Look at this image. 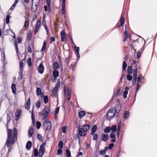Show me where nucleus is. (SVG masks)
<instances>
[{"mask_svg": "<svg viewBox=\"0 0 157 157\" xmlns=\"http://www.w3.org/2000/svg\"><path fill=\"white\" fill-rule=\"evenodd\" d=\"M37 138L40 141H43V136L40 134L38 133L37 134Z\"/></svg>", "mask_w": 157, "mask_h": 157, "instance_id": "obj_36", "label": "nucleus"}, {"mask_svg": "<svg viewBox=\"0 0 157 157\" xmlns=\"http://www.w3.org/2000/svg\"><path fill=\"white\" fill-rule=\"evenodd\" d=\"M66 155L67 157H70L71 156V152L68 149H66Z\"/></svg>", "mask_w": 157, "mask_h": 157, "instance_id": "obj_44", "label": "nucleus"}, {"mask_svg": "<svg viewBox=\"0 0 157 157\" xmlns=\"http://www.w3.org/2000/svg\"><path fill=\"white\" fill-rule=\"evenodd\" d=\"M47 1V5L48 6V11L49 12H50L51 11V4H50V2H48V0Z\"/></svg>", "mask_w": 157, "mask_h": 157, "instance_id": "obj_43", "label": "nucleus"}, {"mask_svg": "<svg viewBox=\"0 0 157 157\" xmlns=\"http://www.w3.org/2000/svg\"><path fill=\"white\" fill-rule=\"evenodd\" d=\"M128 92L127 91H124L123 92V97L124 98H127V95L128 94Z\"/></svg>", "mask_w": 157, "mask_h": 157, "instance_id": "obj_58", "label": "nucleus"}, {"mask_svg": "<svg viewBox=\"0 0 157 157\" xmlns=\"http://www.w3.org/2000/svg\"><path fill=\"white\" fill-rule=\"evenodd\" d=\"M32 142L29 141L26 144V147L27 149L29 150L30 149L32 146Z\"/></svg>", "mask_w": 157, "mask_h": 157, "instance_id": "obj_21", "label": "nucleus"}, {"mask_svg": "<svg viewBox=\"0 0 157 157\" xmlns=\"http://www.w3.org/2000/svg\"><path fill=\"white\" fill-rule=\"evenodd\" d=\"M67 127L66 126H64L62 128V132L63 133H66V129H67Z\"/></svg>", "mask_w": 157, "mask_h": 157, "instance_id": "obj_56", "label": "nucleus"}, {"mask_svg": "<svg viewBox=\"0 0 157 157\" xmlns=\"http://www.w3.org/2000/svg\"><path fill=\"white\" fill-rule=\"evenodd\" d=\"M121 109V105L120 103L116 105V108H114V110L115 111V112L118 113L120 112Z\"/></svg>", "mask_w": 157, "mask_h": 157, "instance_id": "obj_12", "label": "nucleus"}, {"mask_svg": "<svg viewBox=\"0 0 157 157\" xmlns=\"http://www.w3.org/2000/svg\"><path fill=\"white\" fill-rule=\"evenodd\" d=\"M40 2V0H36V2L35 3V5H33V1H32V5L31 7V10L33 12H36L38 6Z\"/></svg>", "mask_w": 157, "mask_h": 157, "instance_id": "obj_7", "label": "nucleus"}, {"mask_svg": "<svg viewBox=\"0 0 157 157\" xmlns=\"http://www.w3.org/2000/svg\"><path fill=\"white\" fill-rule=\"evenodd\" d=\"M44 67L43 63H41L37 68V70L40 73L42 74L44 72Z\"/></svg>", "mask_w": 157, "mask_h": 157, "instance_id": "obj_10", "label": "nucleus"}, {"mask_svg": "<svg viewBox=\"0 0 157 157\" xmlns=\"http://www.w3.org/2000/svg\"><path fill=\"white\" fill-rule=\"evenodd\" d=\"M36 128L37 129H39L40 126H41V124L40 122L39 121H37L36 123Z\"/></svg>", "mask_w": 157, "mask_h": 157, "instance_id": "obj_46", "label": "nucleus"}, {"mask_svg": "<svg viewBox=\"0 0 157 157\" xmlns=\"http://www.w3.org/2000/svg\"><path fill=\"white\" fill-rule=\"evenodd\" d=\"M120 88H118L117 90L116 93V95L117 97L120 94Z\"/></svg>", "mask_w": 157, "mask_h": 157, "instance_id": "obj_59", "label": "nucleus"}, {"mask_svg": "<svg viewBox=\"0 0 157 157\" xmlns=\"http://www.w3.org/2000/svg\"><path fill=\"white\" fill-rule=\"evenodd\" d=\"M7 126V137L5 146L8 148V153L11 151L12 146L17 141L18 131L17 128H14L13 130L8 128Z\"/></svg>", "mask_w": 157, "mask_h": 157, "instance_id": "obj_1", "label": "nucleus"}, {"mask_svg": "<svg viewBox=\"0 0 157 157\" xmlns=\"http://www.w3.org/2000/svg\"><path fill=\"white\" fill-rule=\"evenodd\" d=\"M97 127L96 125H94L91 128V131H93V132L94 131L95 132L96 131Z\"/></svg>", "mask_w": 157, "mask_h": 157, "instance_id": "obj_50", "label": "nucleus"}, {"mask_svg": "<svg viewBox=\"0 0 157 157\" xmlns=\"http://www.w3.org/2000/svg\"><path fill=\"white\" fill-rule=\"evenodd\" d=\"M98 135L97 134H96L95 135H94L93 136V140H97L98 139Z\"/></svg>", "mask_w": 157, "mask_h": 157, "instance_id": "obj_55", "label": "nucleus"}, {"mask_svg": "<svg viewBox=\"0 0 157 157\" xmlns=\"http://www.w3.org/2000/svg\"><path fill=\"white\" fill-rule=\"evenodd\" d=\"M140 85L139 83H137L136 84V91L135 92V98L136 97L137 93L139 90V89L140 88Z\"/></svg>", "mask_w": 157, "mask_h": 157, "instance_id": "obj_33", "label": "nucleus"}, {"mask_svg": "<svg viewBox=\"0 0 157 157\" xmlns=\"http://www.w3.org/2000/svg\"><path fill=\"white\" fill-rule=\"evenodd\" d=\"M55 39L54 37H52L50 39V43L51 44L53 42H54L55 41Z\"/></svg>", "mask_w": 157, "mask_h": 157, "instance_id": "obj_61", "label": "nucleus"}, {"mask_svg": "<svg viewBox=\"0 0 157 157\" xmlns=\"http://www.w3.org/2000/svg\"><path fill=\"white\" fill-rule=\"evenodd\" d=\"M63 143L62 141H59L58 144V146L59 148L62 149L63 148Z\"/></svg>", "mask_w": 157, "mask_h": 157, "instance_id": "obj_34", "label": "nucleus"}, {"mask_svg": "<svg viewBox=\"0 0 157 157\" xmlns=\"http://www.w3.org/2000/svg\"><path fill=\"white\" fill-rule=\"evenodd\" d=\"M127 65L126 62L125 61H123L122 65V71H126V67H127Z\"/></svg>", "mask_w": 157, "mask_h": 157, "instance_id": "obj_25", "label": "nucleus"}, {"mask_svg": "<svg viewBox=\"0 0 157 157\" xmlns=\"http://www.w3.org/2000/svg\"><path fill=\"white\" fill-rule=\"evenodd\" d=\"M90 127V124H84L82 128H80L79 125H78L79 128V134L81 136H85L86 134V132L89 129Z\"/></svg>", "mask_w": 157, "mask_h": 157, "instance_id": "obj_2", "label": "nucleus"}, {"mask_svg": "<svg viewBox=\"0 0 157 157\" xmlns=\"http://www.w3.org/2000/svg\"><path fill=\"white\" fill-rule=\"evenodd\" d=\"M111 130V129L110 127H107L105 128L104 129V132L105 133H109Z\"/></svg>", "mask_w": 157, "mask_h": 157, "instance_id": "obj_40", "label": "nucleus"}, {"mask_svg": "<svg viewBox=\"0 0 157 157\" xmlns=\"http://www.w3.org/2000/svg\"><path fill=\"white\" fill-rule=\"evenodd\" d=\"M28 132L29 134V137H30L33 134L34 130L32 128H29Z\"/></svg>", "mask_w": 157, "mask_h": 157, "instance_id": "obj_23", "label": "nucleus"}, {"mask_svg": "<svg viewBox=\"0 0 157 157\" xmlns=\"http://www.w3.org/2000/svg\"><path fill=\"white\" fill-rule=\"evenodd\" d=\"M111 132H115L117 130V126L116 125H113L112 127H110Z\"/></svg>", "mask_w": 157, "mask_h": 157, "instance_id": "obj_28", "label": "nucleus"}, {"mask_svg": "<svg viewBox=\"0 0 157 157\" xmlns=\"http://www.w3.org/2000/svg\"><path fill=\"white\" fill-rule=\"evenodd\" d=\"M53 75L54 77L56 78L59 76V73L57 70H54L53 71Z\"/></svg>", "mask_w": 157, "mask_h": 157, "instance_id": "obj_19", "label": "nucleus"}, {"mask_svg": "<svg viewBox=\"0 0 157 157\" xmlns=\"http://www.w3.org/2000/svg\"><path fill=\"white\" fill-rule=\"evenodd\" d=\"M44 101L45 103H47L48 101V96L45 95L44 96Z\"/></svg>", "mask_w": 157, "mask_h": 157, "instance_id": "obj_37", "label": "nucleus"}, {"mask_svg": "<svg viewBox=\"0 0 157 157\" xmlns=\"http://www.w3.org/2000/svg\"><path fill=\"white\" fill-rule=\"evenodd\" d=\"M16 85L15 84H12L11 86V88L12 90V92L13 94H15L16 91Z\"/></svg>", "mask_w": 157, "mask_h": 157, "instance_id": "obj_29", "label": "nucleus"}, {"mask_svg": "<svg viewBox=\"0 0 157 157\" xmlns=\"http://www.w3.org/2000/svg\"><path fill=\"white\" fill-rule=\"evenodd\" d=\"M36 92V94L37 96L40 95L42 93L41 89L40 88H37Z\"/></svg>", "mask_w": 157, "mask_h": 157, "instance_id": "obj_27", "label": "nucleus"}, {"mask_svg": "<svg viewBox=\"0 0 157 157\" xmlns=\"http://www.w3.org/2000/svg\"><path fill=\"white\" fill-rule=\"evenodd\" d=\"M46 145V143L43 142L40 145L39 152V156L40 157H42L44 154L45 149L44 146Z\"/></svg>", "mask_w": 157, "mask_h": 157, "instance_id": "obj_4", "label": "nucleus"}, {"mask_svg": "<svg viewBox=\"0 0 157 157\" xmlns=\"http://www.w3.org/2000/svg\"><path fill=\"white\" fill-rule=\"evenodd\" d=\"M23 61H21L20 62V69L21 70H22L23 69Z\"/></svg>", "mask_w": 157, "mask_h": 157, "instance_id": "obj_57", "label": "nucleus"}, {"mask_svg": "<svg viewBox=\"0 0 157 157\" xmlns=\"http://www.w3.org/2000/svg\"><path fill=\"white\" fill-rule=\"evenodd\" d=\"M86 114V112L83 111H82L79 112L78 113V116L80 118H81L84 117Z\"/></svg>", "mask_w": 157, "mask_h": 157, "instance_id": "obj_20", "label": "nucleus"}, {"mask_svg": "<svg viewBox=\"0 0 157 157\" xmlns=\"http://www.w3.org/2000/svg\"><path fill=\"white\" fill-rule=\"evenodd\" d=\"M43 125L46 130H49L51 128V123L50 122L45 120L44 122Z\"/></svg>", "mask_w": 157, "mask_h": 157, "instance_id": "obj_8", "label": "nucleus"}, {"mask_svg": "<svg viewBox=\"0 0 157 157\" xmlns=\"http://www.w3.org/2000/svg\"><path fill=\"white\" fill-rule=\"evenodd\" d=\"M142 77V75H140L139 76H138V77H137V83L141 82V78Z\"/></svg>", "mask_w": 157, "mask_h": 157, "instance_id": "obj_52", "label": "nucleus"}, {"mask_svg": "<svg viewBox=\"0 0 157 157\" xmlns=\"http://www.w3.org/2000/svg\"><path fill=\"white\" fill-rule=\"evenodd\" d=\"M75 67V65H74V64L73 63H72L69 66L70 69L72 71H74Z\"/></svg>", "mask_w": 157, "mask_h": 157, "instance_id": "obj_54", "label": "nucleus"}, {"mask_svg": "<svg viewBox=\"0 0 157 157\" xmlns=\"http://www.w3.org/2000/svg\"><path fill=\"white\" fill-rule=\"evenodd\" d=\"M47 43L46 41H45L44 42L43 44L41 49V51H45L46 48Z\"/></svg>", "mask_w": 157, "mask_h": 157, "instance_id": "obj_26", "label": "nucleus"}, {"mask_svg": "<svg viewBox=\"0 0 157 157\" xmlns=\"http://www.w3.org/2000/svg\"><path fill=\"white\" fill-rule=\"evenodd\" d=\"M10 16L9 15H7L6 18V23L7 24H8L10 22Z\"/></svg>", "mask_w": 157, "mask_h": 157, "instance_id": "obj_51", "label": "nucleus"}, {"mask_svg": "<svg viewBox=\"0 0 157 157\" xmlns=\"http://www.w3.org/2000/svg\"><path fill=\"white\" fill-rule=\"evenodd\" d=\"M71 59L70 57H67L65 59L64 63H65V65L66 67H67L69 65L70 61L71 60Z\"/></svg>", "mask_w": 157, "mask_h": 157, "instance_id": "obj_22", "label": "nucleus"}, {"mask_svg": "<svg viewBox=\"0 0 157 157\" xmlns=\"http://www.w3.org/2000/svg\"><path fill=\"white\" fill-rule=\"evenodd\" d=\"M32 33L31 30H29L27 35V40L28 41H30L31 40Z\"/></svg>", "mask_w": 157, "mask_h": 157, "instance_id": "obj_24", "label": "nucleus"}, {"mask_svg": "<svg viewBox=\"0 0 157 157\" xmlns=\"http://www.w3.org/2000/svg\"><path fill=\"white\" fill-rule=\"evenodd\" d=\"M60 84L61 83L60 80L59 79H58L57 82L56 84L55 87L54 88L58 89V88L60 87Z\"/></svg>", "mask_w": 157, "mask_h": 157, "instance_id": "obj_31", "label": "nucleus"}, {"mask_svg": "<svg viewBox=\"0 0 157 157\" xmlns=\"http://www.w3.org/2000/svg\"><path fill=\"white\" fill-rule=\"evenodd\" d=\"M74 49L75 50L76 53H77L78 55V56L79 57L80 55L79 53V48L78 47H77L76 46H75L74 47Z\"/></svg>", "mask_w": 157, "mask_h": 157, "instance_id": "obj_39", "label": "nucleus"}, {"mask_svg": "<svg viewBox=\"0 0 157 157\" xmlns=\"http://www.w3.org/2000/svg\"><path fill=\"white\" fill-rule=\"evenodd\" d=\"M22 113V111L19 109L17 111L15 114V120L17 121L20 118Z\"/></svg>", "mask_w": 157, "mask_h": 157, "instance_id": "obj_11", "label": "nucleus"}, {"mask_svg": "<svg viewBox=\"0 0 157 157\" xmlns=\"http://www.w3.org/2000/svg\"><path fill=\"white\" fill-rule=\"evenodd\" d=\"M53 68L55 70H56L58 69L59 68V66L57 62H55L53 64Z\"/></svg>", "mask_w": 157, "mask_h": 157, "instance_id": "obj_30", "label": "nucleus"}, {"mask_svg": "<svg viewBox=\"0 0 157 157\" xmlns=\"http://www.w3.org/2000/svg\"><path fill=\"white\" fill-rule=\"evenodd\" d=\"M130 74H128L126 76V78L127 80L128 81H131L132 79V77L131 75Z\"/></svg>", "mask_w": 157, "mask_h": 157, "instance_id": "obj_41", "label": "nucleus"}, {"mask_svg": "<svg viewBox=\"0 0 157 157\" xmlns=\"http://www.w3.org/2000/svg\"><path fill=\"white\" fill-rule=\"evenodd\" d=\"M13 42H14V46L15 47V50L16 51V52L17 53V56H18V54L20 52L19 51V49H18V46L17 45V42L16 40H14Z\"/></svg>", "mask_w": 157, "mask_h": 157, "instance_id": "obj_17", "label": "nucleus"}, {"mask_svg": "<svg viewBox=\"0 0 157 157\" xmlns=\"http://www.w3.org/2000/svg\"><path fill=\"white\" fill-rule=\"evenodd\" d=\"M114 110L113 108H111L108 112L107 115V118L108 120H110L113 118L115 112H114Z\"/></svg>", "mask_w": 157, "mask_h": 157, "instance_id": "obj_6", "label": "nucleus"}, {"mask_svg": "<svg viewBox=\"0 0 157 157\" xmlns=\"http://www.w3.org/2000/svg\"><path fill=\"white\" fill-rule=\"evenodd\" d=\"M17 40L18 43H20L22 42V39L20 37H17Z\"/></svg>", "mask_w": 157, "mask_h": 157, "instance_id": "obj_64", "label": "nucleus"}, {"mask_svg": "<svg viewBox=\"0 0 157 157\" xmlns=\"http://www.w3.org/2000/svg\"><path fill=\"white\" fill-rule=\"evenodd\" d=\"M114 146V144L112 143V144H109V148L110 149H111Z\"/></svg>", "mask_w": 157, "mask_h": 157, "instance_id": "obj_63", "label": "nucleus"}, {"mask_svg": "<svg viewBox=\"0 0 157 157\" xmlns=\"http://www.w3.org/2000/svg\"><path fill=\"white\" fill-rule=\"evenodd\" d=\"M99 154L101 155H104L105 154V152L104 150H102L99 151Z\"/></svg>", "mask_w": 157, "mask_h": 157, "instance_id": "obj_60", "label": "nucleus"}, {"mask_svg": "<svg viewBox=\"0 0 157 157\" xmlns=\"http://www.w3.org/2000/svg\"><path fill=\"white\" fill-rule=\"evenodd\" d=\"M34 155L35 157H37L39 155V152L37 148H35L34 150Z\"/></svg>", "mask_w": 157, "mask_h": 157, "instance_id": "obj_35", "label": "nucleus"}, {"mask_svg": "<svg viewBox=\"0 0 157 157\" xmlns=\"http://www.w3.org/2000/svg\"><path fill=\"white\" fill-rule=\"evenodd\" d=\"M120 123H121V121H120L119 122V124H120ZM120 127H121L119 125V124L118 125V129L117 130V137H118L120 135V132H121Z\"/></svg>", "mask_w": 157, "mask_h": 157, "instance_id": "obj_32", "label": "nucleus"}, {"mask_svg": "<svg viewBox=\"0 0 157 157\" xmlns=\"http://www.w3.org/2000/svg\"><path fill=\"white\" fill-rule=\"evenodd\" d=\"M129 114L128 111H125L124 113V117L125 118H127L128 117Z\"/></svg>", "mask_w": 157, "mask_h": 157, "instance_id": "obj_45", "label": "nucleus"}, {"mask_svg": "<svg viewBox=\"0 0 157 157\" xmlns=\"http://www.w3.org/2000/svg\"><path fill=\"white\" fill-rule=\"evenodd\" d=\"M59 109V107H57L55 111V117H56L57 114L58 113Z\"/></svg>", "mask_w": 157, "mask_h": 157, "instance_id": "obj_48", "label": "nucleus"}, {"mask_svg": "<svg viewBox=\"0 0 157 157\" xmlns=\"http://www.w3.org/2000/svg\"><path fill=\"white\" fill-rule=\"evenodd\" d=\"M63 90L64 94H67V99L68 101H69L71 94V90L68 89H66V86H64Z\"/></svg>", "mask_w": 157, "mask_h": 157, "instance_id": "obj_5", "label": "nucleus"}, {"mask_svg": "<svg viewBox=\"0 0 157 157\" xmlns=\"http://www.w3.org/2000/svg\"><path fill=\"white\" fill-rule=\"evenodd\" d=\"M29 25V21L28 20H26L24 24V27L25 28H27Z\"/></svg>", "mask_w": 157, "mask_h": 157, "instance_id": "obj_49", "label": "nucleus"}, {"mask_svg": "<svg viewBox=\"0 0 157 157\" xmlns=\"http://www.w3.org/2000/svg\"><path fill=\"white\" fill-rule=\"evenodd\" d=\"M31 104L30 99L29 98L28 99L25 105V108L27 109L28 110L30 108V106Z\"/></svg>", "mask_w": 157, "mask_h": 157, "instance_id": "obj_16", "label": "nucleus"}, {"mask_svg": "<svg viewBox=\"0 0 157 157\" xmlns=\"http://www.w3.org/2000/svg\"><path fill=\"white\" fill-rule=\"evenodd\" d=\"M40 100H39V101L36 103V105L37 108H39L40 107Z\"/></svg>", "mask_w": 157, "mask_h": 157, "instance_id": "obj_53", "label": "nucleus"}, {"mask_svg": "<svg viewBox=\"0 0 157 157\" xmlns=\"http://www.w3.org/2000/svg\"><path fill=\"white\" fill-rule=\"evenodd\" d=\"M31 58H29L27 59V63L28 65L29 66H31L32 65Z\"/></svg>", "mask_w": 157, "mask_h": 157, "instance_id": "obj_42", "label": "nucleus"}, {"mask_svg": "<svg viewBox=\"0 0 157 157\" xmlns=\"http://www.w3.org/2000/svg\"><path fill=\"white\" fill-rule=\"evenodd\" d=\"M109 136L107 134H103L102 135L101 140L104 141H106L108 140Z\"/></svg>", "mask_w": 157, "mask_h": 157, "instance_id": "obj_18", "label": "nucleus"}, {"mask_svg": "<svg viewBox=\"0 0 157 157\" xmlns=\"http://www.w3.org/2000/svg\"><path fill=\"white\" fill-rule=\"evenodd\" d=\"M127 71L128 74H132V66H129L128 67Z\"/></svg>", "mask_w": 157, "mask_h": 157, "instance_id": "obj_38", "label": "nucleus"}, {"mask_svg": "<svg viewBox=\"0 0 157 157\" xmlns=\"http://www.w3.org/2000/svg\"><path fill=\"white\" fill-rule=\"evenodd\" d=\"M110 138L112 139L111 142H115L116 141V138L115 136V132H111L110 134Z\"/></svg>", "mask_w": 157, "mask_h": 157, "instance_id": "obj_13", "label": "nucleus"}, {"mask_svg": "<svg viewBox=\"0 0 157 157\" xmlns=\"http://www.w3.org/2000/svg\"><path fill=\"white\" fill-rule=\"evenodd\" d=\"M50 112V108L47 106H46L42 112L41 119L43 120L46 119L47 117Z\"/></svg>", "mask_w": 157, "mask_h": 157, "instance_id": "obj_3", "label": "nucleus"}, {"mask_svg": "<svg viewBox=\"0 0 157 157\" xmlns=\"http://www.w3.org/2000/svg\"><path fill=\"white\" fill-rule=\"evenodd\" d=\"M58 89L54 88L52 91V93L53 94V95L56 96V94L57 92V90Z\"/></svg>", "mask_w": 157, "mask_h": 157, "instance_id": "obj_47", "label": "nucleus"}, {"mask_svg": "<svg viewBox=\"0 0 157 157\" xmlns=\"http://www.w3.org/2000/svg\"><path fill=\"white\" fill-rule=\"evenodd\" d=\"M66 33H65V31L63 30L61 32V41L62 42H67V40L66 38Z\"/></svg>", "mask_w": 157, "mask_h": 157, "instance_id": "obj_9", "label": "nucleus"}, {"mask_svg": "<svg viewBox=\"0 0 157 157\" xmlns=\"http://www.w3.org/2000/svg\"><path fill=\"white\" fill-rule=\"evenodd\" d=\"M124 14L121 15L120 18V20L118 22L121 24V26H123L124 22L125 19L124 17Z\"/></svg>", "mask_w": 157, "mask_h": 157, "instance_id": "obj_14", "label": "nucleus"}, {"mask_svg": "<svg viewBox=\"0 0 157 157\" xmlns=\"http://www.w3.org/2000/svg\"><path fill=\"white\" fill-rule=\"evenodd\" d=\"M140 69V67H137V65H136V67L135 68V69L133 71V78L134 79H136L137 78V69Z\"/></svg>", "mask_w": 157, "mask_h": 157, "instance_id": "obj_15", "label": "nucleus"}, {"mask_svg": "<svg viewBox=\"0 0 157 157\" xmlns=\"http://www.w3.org/2000/svg\"><path fill=\"white\" fill-rule=\"evenodd\" d=\"M28 52L30 53H31L32 52V49L30 46H29L27 48Z\"/></svg>", "mask_w": 157, "mask_h": 157, "instance_id": "obj_62", "label": "nucleus"}]
</instances>
